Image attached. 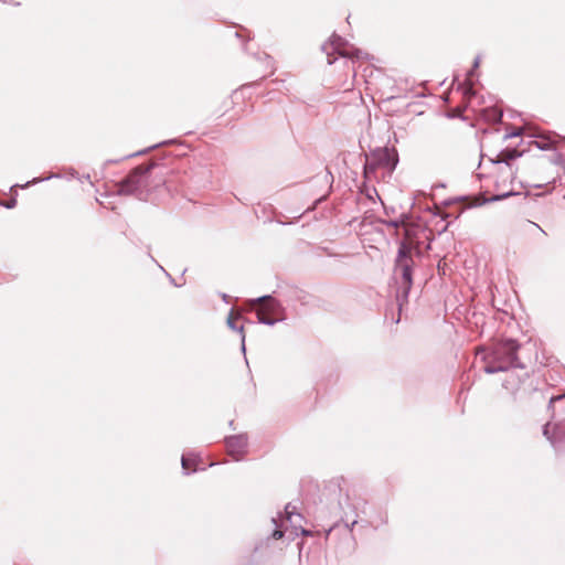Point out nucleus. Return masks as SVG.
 Masks as SVG:
<instances>
[{
	"label": "nucleus",
	"instance_id": "obj_5",
	"mask_svg": "<svg viewBox=\"0 0 565 565\" xmlns=\"http://www.w3.org/2000/svg\"><path fill=\"white\" fill-rule=\"evenodd\" d=\"M226 444H227L228 451L234 456V459L238 460L239 459L238 455H234V451L232 450V448H233V445H238V446L243 445V439L241 437H231L230 439H227Z\"/></svg>",
	"mask_w": 565,
	"mask_h": 565
},
{
	"label": "nucleus",
	"instance_id": "obj_13",
	"mask_svg": "<svg viewBox=\"0 0 565 565\" xmlns=\"http://www.w3.org/2000/svg\"><path fill=\"white\" fill-rule=\"evenodd\" d=\"M233 320H234V317H233V313L228 317V324L234 328V323H233Z\"/></svg>",
	"mask_w": 565,
	"mask_h": 565
},
{
	"label": "nucleus",
	"instance_id": "obj_11",
	"mask_svg": "<svg viewBox=\"0 0 565 565\" xmlns=\"http://www.w3.org/2000/svg\"><path fill=\"white\" fill-rule=\"evenodd\" d=\"M182 466H183V468L188 469V466H190V462L188 461V459L182 458Z\"/></svg>",
	"mask_w": 565,
	"mask_h": 565
},
{
	"label": "nucleus",
	"instance_id": "obj_14",
	"mask_svg": "<svg viewBox=\"0 0 565 565\" xmlns=\"http://www.w3.org/2000/svg\"><path fill=\"white\" fill-rule=\"evenodd\" d=\"M302 534L303 535H310L311 533L309 531H307V530H302Z\"/></svg>",
	"mask_w": 565,
	"mask_h": 565
},
{
	"label": "nucleus",
	"instance_id": "obj_2",
	"mask_svg": "<svg viewBox=\"0 0 565 565\" xmlns=\"http://www.w3.org/2000/svg\"><path fill=\"white\" fill-rule=\"evenodd\" d=\"M151 168V164H140L135 168L119 184L118 192L125 195L137 193L147 183V175Z\"/></svg>",
	"mask_w": 565,
	"mask_h": 565
},
{
	"label": "nucleus",
	"instance_id": "obj_3",
	"mask_svg": "<svg viewBox=\"0 0 565 565\" xmlns=\"http://www.w3.org/2000/svg\"><path fill=\"white\" fill-rule=\"evenodd\" d=\"M520 345L515 340L504 339L495 343L493 354L497 360H502L504 366H521L518 361L516 352Z\"/></svg>",
	"mask_w": 565,
	"mask_h": 565
},
{
	"label": "nucleus",
	"instance_id": "obj_8",
	"mask_svg": "<svg viewBox=\"0 0 565 565\" xmlns=\"http://www.w3.org/2000/svg\"><path fill=\"white\" fill-rule=\"evenodd\" d=\"M465 110V107H456L455 109H452V113H451V116L452 117H460L462 111Z\"/></svg>",
	"mask_w": 565,
	"mask_h": 565
},
{
	"label": "nucleus",
	"instance_id": "obj_6",
	"mask_svg": "<svg viewBox=\"0 0 565 565\" xmlns=\"http://www.w3.org/2000/svg\"><path fill=\"white\" fill-rule=\"evenodd\" d=\"M535 143L537 145V147L540 149L546 150V149H550L552 147L553 141L550 138L542 137L539 140H536Z\"/></svg>",
	"mask_w": 565,
	"mask_h": 565
},
{
	"label": "nucleus",
	"instance_id": "obj_7",
	"mask_svg": "<svg viewBox=\"0 0 565 565\" xmlns=\"http://www.w3.org/2000/svg\"><path fill=\"white\" fill-rule=\"evenodd\" d=\"M519 154L515 151H507L500 153V161H507L508 159H513L518 157Z\"/></svg>",
	"mask_w": 565,
	"mask_h": 565
},
{
	"label": "nucleus",
	"instance_id": "obj_1",
	"mask_svg": "<svg viewBox=\"0 0 565 565\" xmlns=\"http://www.w3.org/2000/svg\"><path fill=\"white\" fill-rule=\"evenodd\" d=\"M399 230L404 238L398 250L396 271L401 274L403 285L408 290L412 285L413 254L419 253V234L424 231L419 225L412 223H402Z\"/></svg>",
	"mask_w": 565,
	"mask_h": 565
},
{
	"label": "nucleus",
	"instance_id": "obj_4",
	"mask_svg": "<svg viewBox=\"0 0 565 565\" xmlns=\"http://www.w3.org/2000/svg\"><path fill=\"white\" fill-rule=\"evenodd\" d=\"M257 318L260 322L273 324L277 321L279 316V305L271 297H263L257 299Z\"/></svg>",
	"mask_w": 565,
	"mask_h": 565
},
{
	"label": "nucleus",
	"instance_id": "obj_12",
	"mask_svg": "<svg viewBox=\"0 0 565 565\" xmlns=\"http://www.w3.org/2000/svg\"><path fill=\"white\" fill-rule=\"evenodd\" d=\"M182 466H183V468L188 469V466H190V462L188 461V459L182 458Z\"/></svg>",
	"mask_w": 565,
	"mask_h": 565
},
{
	"label": "nucleus",
	"instance_id": "obj_10",
	"mask_svg": "<svg viewBox=\"0 0 565 565\" xmlns=\"http://www.w3.org/2000/svg\"><path fill=\"white\" fill-rule=\"evenodd\" d=\"M373 170H374V166L372 163L365 164V173H369L370 171H373Z\"/></svg>",
	"mask_w": 565,
	"mask_h": 565
},
{
	"label": "nucleus",
	"instance_id": "obj_9",
	"mask_svg": "<svg viewBox=\"0 0 565 565\" xmlns=\"http://www.w3.org/2000/svg\"><path fill=\"white\" fill-rule=\"evenodd\" d=\"M282 536H284V532L280 530H275L273 532V539H275V540H280Z\"/></svg>",
	"mask_w": 565,
	"mask_h": 565
}]
</instances>
